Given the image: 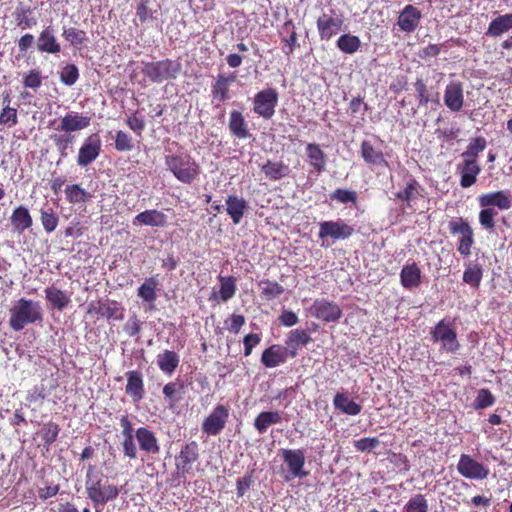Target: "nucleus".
Listing matches in <instances>:
<instances>
[{
    "label": "nucleus",
    "mask_w": 512,
    "mask_h": 512,
    "mask_svg": "<svg viewBox=\"0 0 512 512\" xmlns=\"http://www.w3.org/2000/svg\"><path fill=\"white\" fill-rule=\"evenodd\" d=\"M85 490L88 499L93 503L94 507L104 506L110 501L115 500L120 488L114 484H110L108 478L102 473L95 471V466L89 465L85 478Z\"/></svg>",
    "instance_id": "nucleus-1"
},
{
    "label": "nucleus",
    "mask_w": 512,
    "mask_h": 512,
    "mask_svg": "<svg viewBox=\"0 0 512 512\" xmlns=\"http://www.w3.org/2000/svg\"><path fill=\"white\" fill-rule=\"evenodd\" d=\"M9 313V326L14 331H21L28 324L40 322L43 319L39 302L26 298H20Z\"/></svg>",
    "instance_id": "nucleus-2"
},
{
    "label": "nucleus",
    "mask_w": 512,
    "mask_h": 512,
    "mask_svg": "<svg viewBox=\"0 0 512 512\" xmlns=\"http://www.w3.org/2000/svg\"><path fill=\"white\" fill-rule=\"evenodd\" d=\"M165 165L184 184H192L201 173L200 165L187 153L166 155Z\"/></svg>",
    "instance_id": "nucleus-3"
},
{
    "label": "nucleus",
    "mask_w": 512,
    "mask_h": 512,
    "mask_svg": "<svg viewBox=\"0 0 512 512\" xmlns=\"http://www.w3.org/2000/svg\"><path fill=\"white\" fill-rule=\"evenodd\" d=\"M182 70V65L178 60L163 59L155 62H143L142 73L152 83H162L168 80H174Z\"/></svg>",
    "instance_id": "nucleus-4"
},
{
    "label": "nucleus",
    "mask_w": 512,
    "mask_h": 512,
    "mask_svg": "<svg viewBox=\"0 0 512 512\" xmlns=\"http://www.w3.org/2000/svg\"><path fill=\"white\" fill-rule=\"evenodd\" d=\"M354 233L353 226L346 223L343 219L322 221L319 223L318 237L323 240L322 246L325 245V240L330 238L333 241L346 240Z\"/></svg>",
    "instance_id": "nucleus-5"
},
{
    "label": "nucleus",
    "mask_w": 512,
    "mask_h": 512,
    "mask_svg": "<svg viewBox=\"0 0 512 512\" xmlns=\"http://www.w3.org/2000/svg\"><path fill=\"white\" fill-rule=\"evenodd\" d=\"M344 25V15L334 9L324 12L317 19V29L322 40H329L337 35Z\"/></svg>",
    "instance_id": "nucleus-6"
},
{
    "label": "nucleus",
    "mask_w": 512,
    "mask_h": 512,
    "mask_svg": "<svg viewBox=\"0 0 512 512\" xmlns=\"http://www.w3.org/2000/svg\"><path fill=\"white\" fill-rule=\"evenodd\" d=\"M449 230L452 234L459 235L457 250L460 255L468 257L474 244L473 229L467 221L456 219L449 222Z\"/></svg>",
    "instance_id": "nucleus-7"
},
{
    "label": "nucleus",
    "mask_w": 512,
    "mask_h": 512,
    "mask_svg": "<svg viewBox=\"0 0 512 512\" xmlns=\"http://www.w3.org/2000/svg\"><path fill=\"white\" fill-rule=\"evenodd\" d=\"M229 418V408L225 405H216L211 413L202 422V432L208 436H217L225 428Z\"/></svg>",
    "instance_id": "nucleus-8"
},
{
    "label": "nucleus",
    "mask_w": 512,
    "mask_h": 512,
    "mask_svg": "<svg viewBox=\"0 0 512 512\" xmlns=\"http://www.w3.org/2000/svg\"><path fill=\"white\" fill-rule=\"evenodd\" d=\"M87 313L95 314L107 320L122 321L124 319L122 304L111 299L92 301L88 306Z\"/></svg>",
    "instance_id": "nucleus-9"
},
{
    "label": "nucleus",
    "mask_w": 512,
    "mask_h": 512,
    "mask_svg": "<svg viewBox=\"0 0 512 512\" xmlns=\"http://www.w3.org/2000/svg\"><path fill=\"white\" fill-rule=\"evenodd\" d=\"M278 102V93L275 89L267 88L259 91L253 101L254 112L264 119H271Z\"/></svg>",
    "instance_id": "nucleus-10"
},
{
    "label": "nucleus",
    "mask_w": 512,
    "mask_h": 512,
    "mask_svg": "<svg viewBox=\"0 0 512 512\" xmlns=\"http://www.w3.org/2000/svg\"><path fill=\"white\" fill-rule=\"evenodd\" d=\"M434 342H440L443 350L454 353L460 348L456 332L450 326L441 320L430 332Z\"/></svg>",
    "instance_id": "nucleus-11"
},
{
    "label": "nucleus",
    "mask_w": 512,
    "mask_h": 512,
    "mask_svg": "<svg viewBox=\"0 0 512 512\" xmlns=\"http://www.w3.org/2000/svg\"><path fill=\"white\" fill-rule=\"evenodd\" d=\"M457 471L461 476L473 480H483L489 475L488 467L476 461L468 454H462L460 456Z\"/></svg>",
    "instance_id": "nucleus-12"
},
{
    "label": "nucleus",
    "mask_w": 512,
    "mask_h": 512,
    "mask_svg": "<svg viewBox=\"0 0 512 512\" xmlns=\"http://www.w3.org/2000/svg\"><path fill=\"white\" fill-rule=\"evenodd\" d=\"M101 153V139L97 133L88 136L81 147L79 148L77 155V165L80 167H87L94 162Z\"/></svg>",
    "instance_id": "nucleus-13"
},
{
    "label": "nucleus",
    "mask_w": 512,
    "mask_h": 512,
    "mask_svg": "<svg viewBox=\"0 0 512 512\" xmlns=\"http://www.w3.org/2000/svg\"><path fill=\"white\" fill-rule=\"evenodd\" d=\"M237 79L235 72L229 74L220 73L211 85V96L213 101L224 103L231 98L230 85Z\"/></svg>",
    "instance_id": "nucleus-14"
},
{
    "label": "nucleus",
    "mask_w": 512,
    "mask_h": 512,
    "mask_svg": "<svg viewBox=\"0 0 512 512\" xmlns=\"http://www.w3.org/2000/svg\"><path fill=\"white\" fill-rule=\"evenodd\" d=\"M311 313L316 318L325 322H335L342 316L340 307L336 303L325 299L316 300L311 307Z\"/></svg>",
    "instance_id": "nucleus-15"
},
{
    "label": "nucleus",
    "mask_w": 512,
    "mask_h": 512,
    "mask_svg": "<svg viewBox=\"0 0 512 512\" xmlns=\"http://www.w3.org/2000/svg\"><path fill=\"white\" fill-rule=\"evenodd\" d=\"M45 300L48 307L52 310L64 311L72 302L71 292L61 290L55 285H50L45 288Z\"/></svg>",
    "instance_id": "nucleus-16"
},
{
    "label": "nucleus",
    "mask_w": 512,
    "mask_h": 512,
    "mask_svg": "<svg viewBox=\"0 0 512 512\" xmlns=\"http://www.w3.org/2000/svg\"><path fill=\"white\" fill-rule=\"evenodd\" d=\"M444 104L453 112H459L464 105L463 84L460 81H451L445 88Z\"/></svg>",
    "instance_id": "nucleus-17"
},
{
    "label": "nucleus",
    "mask_w": 512,
    "mask_h": 512,
    "mask_svg": "<svg viewBox=\"0 0 512 512\" xmlns=\"http://www.w3.org/2000/svg\"><path fill=\"white\" fill-rule=\"evenodd\" d=\"M91 124V117L84 116L77 112H70L65 114L60 121L59 126L56 128L57 131L67 132L72 134V132L80 131L86 129Z\"/></svg>",
    "instance_id": "nucleus-18"
},
{
    "label": "nucleus",
    "mask_w": 512,
    "mask_h": 512,
    "mask_svg": "<svg viewBox=\"0 0 512 512\" xmlns=\"http://www.w3.org/2000/svg\"><path fill=\"white\" fill-rule=\"evenodd\" d=\"M199 457L198 445L195 441L186 444L180 454L176 457V468L181 475H185L190 472L191 465L197 461Z\"/></svg>",
    "instance_id": "nucleus-19"
},
{
    "label": "nucleus",
    "mask_w": 512,
    "mask_h": 512,
    "mask_svg": "<svg viewBox=\"0 0 512 512\" xmlns=\"http://www.w3.org/2000/svg\"><path fill=\"white\" fill-rule=\"evenodd\" d=\"M478 200L481 207H497L500 210H508L512 206L510 194L503 190L482 194Z\"/></svg>",
    "instance_id": "nucleus-20"
},
{
    "label": "nucleus",
    "mask_w": 512,
    "mask_h": 512,
    "mask_svg": "<svg viewBox=\"0 0 512 512\" xmlns=\"http://www.w3.org/2000/svg\"><path fill=\"white\" fill-rule=\"evenodd\" d=\"M457 172L461 175L460 186L462 188H469L476 183L481 167L477 161L463 159L457 165Z\"/></svg>",
    "instance_id": "nucleus-21"
},
{
    "label": "nucleus",
    "mask_w": 512,
    "mask_h": 512,
    "mask_svg": "<svg viewBox=\"0 0 512 512\" xmlns=\"http://www.w3.org/2000/svg\"><path fill=\"white\" fill-rule=\"evenodd\" d=\"M12 230L18 234L30 229L33 225V218L30 211L24 205L15 207L10 216Z\"/></svg>",
    "instance_id": "nucleus-22"
},
{
    "label": "nucleus",
    "mask_w": 512,
    "mask_h": 512,
    "mask_svg": "<svg viewBox=\"0 0 512 512\" xmlns=\"http://www.w3.org/2000/svg\"><path fill=\"white\" fill-rule=\"evenodd\" d=\"M423 188L414 179H410L406 186L395 194L397 201L404 202L407 208L414 210V203L420 197H422Z\"/></svg>",
    "instance_id": "nucleus-23"
},
{
    "label": "nucleus",
    "mask_w": 512,
    "mask_h": 512,
    "mask_svg": "<svg viewBox=\"0 0 512 512\" xmlns=\"http://www.w3.org/2000/svg\"><path fill=\"white\" fill-rule=\"evenodd\" d=\"M220 289L212 292L210 300L217 302H227L235 296L237 291L236 278L233 276H219Z\"/></svg>",
    "instance_id": "nucleus-24"
},
{
    "label": "nucleus",
    "mask_w": 512,
    "mask_h": 512,
    "mask_svg": "<svg viewBox=\"0 0 512 512\" xmlns=\"http://www.w3.org/2000/svg\"><path fill=\"white\" fill-rule=\"evenodd\" d=\"M127 384L125 392L129 395L134 402H139L143 399L145 390L142 375L139 371H128L126 373Z\"/></svg>",
    "instance_id": "nucleus-25"
},
{
    "label": "nucleus",
    "mask_w": 512,
    "mask_h": 512,
    "mask_svg": "<svg viewBox=\"0 0 512 512\" xmlns=\"http://www.w3.org/2000/svg\"><path fill=\"white\" fill-rule=\"evenodd\" d=\"M421 17L422 14L416 7L407 5L399 15L398 25L404 32H413L417 28Z\"/></svg>",
    "instance_id": "nucleus-26"
},
{
    "label": "nucleus",
    "mask_w": 512,
    "mask_h": 512,
    "mask_svg": "<svg viewBox=\"0 0 512 512\" xmlns=\"http://www.w3.org/2000/svg\"><path fill=\"white\" fill-rule=\"evenodd\" d=\"M135 437L142 451L151 454L159 453L158 439L151 430L146 427H139L135 432Z\"/></svg>",
    "instance_id": "nucleus-27"
},
{
    "label": "nucleus",
    "mask_w": 512,
    "mask_h": 512,
    "mask_svg": "<svg viewBox=\"0 0 512 512\" xmlns=\"http://www.w3.org/2000/svg\"><path fill=\"white\" fill-rule=\"evenodd\" d=\"M133 223L163 228L167 225V215L162 211L149 209L137 214L133 220Z\"/></svg>",
    "instance_id": "nucleus-28"
},
{
    "label": "nucleus",
    "mask_w": 512,
    "mask_h": 512,
    "mask_svg": "<svg viewBox=\"0 0 512 512\" xmlns=\"http://www.w3.org/2000/svg\"><path fill=\"white\" fill-rule=\"evenodd\" d=\"M228 128L231 135L238 139H247L251 136L247 122L238 110L230 112Z\"/></svg>",
    "instance_id": "nucleus-29"
},
{
    "label": "nucleus",
    "mask_w": 512,
    "mask_h": 512,
    "mask_svg": "<svg viewBox=\"0 0 512 512\" xmlns=\"http://www.w3.org/2000/svg\"><path fill=\"white\" fill-rule=\"evenodd\" d=\"M37 49L40 52L48 54H58L61 51V46L57 42L50 26L40 32L37 39Z\"/></svg>",
    "instance_id": "nucleus-30"
},
{
    "label": "nucleus",
    "mask_w": 512,
    "mask_h": 512,
    "mask_svg": "<svg viewBox=\"0 0 512 512\" xmlns=\"http://www.w3.org/2000/svg\"><path fill=\"white\" fill-rule=\"evenodd\" d=\"M248 210V203L236 195H229L226 199V212L232 222L237 225L241 222L245 212Z\"/></svg>",
    "instance_id": "nucleus-31"
},
{
    "label": "nucleus",
    "mask_w": 512,
    "mask_h": 512,
    "mask_svg": "<svg viewBox=\"0 0 512 512\" xmlns=\"http://www.w3.org/2000/svg\"><path fill=\"white\" fill-rule=\"evenodd\" d=\"M361 157L370 166H388L381 150L376 149L370 141L364 140L360 148Z\"/></svg>",
    "instance_id": "nucleus-32"
},
{
    "label": "nucleus",
    "mask_w": 512,
    "mask_h": 512,
    "mask_svg": "<svg viewBox=\"0 0 512 512\" xmlns=\"http://www.w3.org/2000/svg\"><path fill=\"white\" fill-rule=\"evenodd\" d=\"M287 350L279 345H272L262 353V364L267 368H273L286 361Z\"/></svg>",
    "instance_id": "nucleus-33"
},
{
    "label": "nucleus",
    "mask_w": 512,
    "mask_h": 512,
    "mask_svg": "<svg viewBox=\"0 0 512 512\" xmlns=\"http://www.w3.org/2000/svg\"><path fill=\"white\" fill-rule=\"evenodd\" d=\"M512 29V14L499 15L494 18L486 31V35L492 38H499Z\"/></svg>",
    "instance_id": "nucleus-34"
},
{
    "label": "nucleus",
    "mask_w": 512,
    "mask_h": 512,
    "mask_svg": "<svg viewBox=\"0 0 512 512\" xmlns=\"http://www.w3.org/2000/svg\"><path fill=\"white\" fill-rule=\"evenodd\" d=\"M483 266L477 261H469L465 263V270L463 273V282L472 288H479L483 278Z\"/></svg>",
    "instance_id": "nucleus-35"
},
{
    "label": "nucleus",
    "mask_w": 512,
    "mask_h": 512,
    "mask_svg": "<svg viewBox=\"0 0 512 512\" xmlns=\"http://www.w3.org/2000/svg\"><path fill=\"white\" fill-rule=\"evenodd\" d=\"M333 405L336 410L350 416H356L361 412V405L349 399L344 393H336L333 398Z\"/></svg>",
    "instance_id": "nucleus-36"
},
{
    "label": "nucleus",
    "mask_w": 512,
    "mask_h": 512,
    "mask_svg": "<svg viewBox=\"0 0 512 512\" xmlns=\"http://www.w3.org/2000/svg\"><path fill=\"white\" fill-rule=\"evenodd\" d=\"M400 279L404 288H416L421 283V271L415 263L405 265L401 270Z\"/></svg>",
    "instance_id": "nucleus-37"
},
{
    "label": "nucleus",
    "mask_w": 512,
    "mask_h": 512,
    "mask_svg": "<svg viewBox=\"0 0 512 512\" xmlns=\"http://www.w3.org/2000/svg\"><path fill=\"white\" fill-rule=\"evenodd\" d=\"M3 109L0 113V124L8 127H13L18 123L17 109L10 106L11 96L10 93L5 91L2 94Z\"/></svg>",
    "instance_id": "nucleus-38"
},
{
    "label": "nucleus",
    "mask_w": 512,
    "mask_h": 512,
    "mask_svg": "<svg viewBox=\"0 0 512 512\" xmlns=\"http://www.w3.org/2000/svg\"><path fill=\"white\" fill-rule=\"evenodd\" d=\"M179 362V356L174 351L164 350L157 355V365L159 369L168 375H171L176 370Z\"/></svg>",
    "instance_id": "nucleus-39"
},
{
    "label": "nucleus",
    "mask_w": 512,
    "mask_h": 512,
    "mask_svg": "<svg viewBox=\"0 0 512 512\" xmlns=\"http://www.w3.org/2000/svg\"><path fill=\"white\" fill-rule=\"evenodd\" d=\"M184 384L175 381L169 382L163 387V395L170 409H174L176 404L183 398Z\"/></svg>",
    "instance_id": "nucleus-40"
},
{
    "label": "nucleus",
    "mask_w": 512,
    "mask_h": 512,
    "mask_svg": "<svg viewBox=\"0 0 512 512\" xmlns=\"http://www.w3.org/2000/svg\"><path fill=\"white\" fill-rule=\"evenodd\" d=\"M33 10L29 6L18 5L14 12L16 25L22 29H29L37 24V19L32 15Z\"/></svg>",
    "instance_id": "nucleus-41"
},
{
    "label": "nucleus",
    "mask_w": 512,
    "mask_h": 512,
    "mask_svg": "<svg viewBox=\"0 0 512 512\" xmlns=\"http://www.w3.org/2000/svg\"><path fill=\"white\" fill-rule=\"evenodd\" d=\"M64 192L66 201L72 205L85 204L92 197V195L79 184L67 185Z\"/></svg>",
    "instance_id": "nucleus-42"
},
{
    "label": "nucleus",
    "mask_w": 512,
    "mask_h": 512,
    "mask_svg": "<svg viewBox=\"0 0 512 512\" xmlns=\"http://www.w3.org/2000/svg\"><path fill=\"white\" fill-rule=\"evenodd\" d=\"M59 215L51 206H44L40 209V222L44 231L53 233L59 225Z\"/></svg>",
    "instance_id": "nucleus-43"
},
{
    "label": "nucleus",
    "mask_w": 512,
    "mask_h": 512,
    "mask_svg": "<svg viewBox=\"0 0 512 512\" xmlns=\"http://www.w3.org/2000/svg\"><path fill=\"white\" fill-rule=\"evenodd\" d=\"M159 281L155 276L146 278L144 283L138 288L137 295L143 301L152 303L157 299V287Z\"/></svg>",
    "instance_id": "nucleus-44"
},
{
    "label": "nucleus",
    "mask_w": 512,
    "mask_h": 512,
    "mask_svg": "<svg viewBox=\"0 0 512 512\" xmlns=\"http://www.w3.org/2000/svg\"><path fill=\"white\" fill-rule=\"evenodd\" d=\"M305 456L301 450H290V476L303 478L309 472L304 469Z\"/></svg>",
    "instance_id": "nucleus-45"
},
{
    "label": "nucleus",
    "mask_w": 512,
    "mask_h": 512,
    "mask_svg": "<svg viewBox=\"0 0 512 512\" xmlns=\"http://www.w3.org/2000/svg\"><path fill=\"white\" fill-rule=\"evenodd\" d=\"M306 154L310 164L318 171L322 172L325 169V156L320 147L316 144H308L306 147Z\"/></svg>",
    "instance_id": "nucleus-46"
},
{
    "label": "nucleus",
    "mask_w": 512,
    "mask_h": 512,
    "mask_svg": "<svg viewBox=\"0 0 512 512\" xmlns=\"http://www.w3.org/2000/svg\"><path fill=\"white\" fill-rule=\"evenodd\" d=\"M278 412H261L255 419L254 426L259 433H264L273 424L280 422Z\"/></svg>",
    "instance_id": "nucleus-47"
},
{
    "label": "nucleus",
    "mask_w": 512,
    "mask_h": 512,
    "mask_svg": "<svg viewBox=\"0 0 512 512\" xmlns=\"http://www.w3.org/2000/svg\"><path fill=\"white\" fill-rule=\"evenodd\" d=\"M361 46V41L358 36L351 34H344L337 40V47L340 51L346 54L356 53Z\"/></svg>",
    "instance_id": "nucleus-48"
},
{
    "label": "nucleus",
    "mask_w": 512,
    "mask_h": 512,
    "mask_svg": "<svg viewBox=\"0 0 512 512\" xmlns=\"http://www.w3.org/2000/svg\"><path fill=\"white\" fill-rule=\"evenodd\" d=\"M486 146H487V142L484 137L479 136V137L473 138L469 142L467 149L461 154V156L463 159L477 161L479 153L484 151Z\"/></svg>",
    "instance_id": "nucleus-49"
},
{
    "label": "nucleus",
    "mask_w": 512,
    "mask_h": 512,
    "mask_svg": "<svg viewBox=\"0 0 512 512\" xmlns=\"http://www.w3.org/2000/svg\"><path fill=\"white\" fill-rule=\"evenodd\" d=\"M50 138L56 146L60 156L63 158L67 157V150L70 147V145H72V143L74 142L75 136L67 132H63L62 134H52Z\"/></svg>",
    "instance_id": "nucleus-50"
},
{
    "label": "nucleus",
    "mask_w": 512,
    "mask_h": 512,
    "mask_svg": "<svg viewBox=\"0 0 512 512\" xmlns=\"http://www.w3.org/2000/svg\"><path fill=\"white\" fill-rule=\"evenodd\" d=\"M62 36L72 46L79 47L88 41V37L84 30L75 27L64 28Z\"/></svg>",
    "instance_id": "nucleus-51"
},
{
    "label": "nucleus",
    "mask_w": 512,
    "mask_h": 512,
    "mask_svg": "<svg viewBox=\"0 0 512 512\" xmlns=\"http://www.w3.org/2000/svg\"><path fill=\"white\" fill-rule=\"evenodd\" d=\"M59 431L60 427L57 423L50 421L44 424L40 433L43 443L47 448H49L57 440Z\"/></svg>",
    "instance_id": "nucleus-52"
},
{
    "label": "nucleus",
    "mask_w": 512,
    "mask_h": 512,
    "mask_svg": "<svg viewBox=\"0 0 512 512\" xmlns=\"http://www.w3.org/2000/svg\"><path fill=\"white\" fill-rule=\"evenodd\" d=\"M262 294L267 299H273L280 296L284 292V288L275 281L263 280L259 283Z\"/></svg>",
    "instance_id": "nucleus-53"
},
{
    "label": "nucleus",
    "mask_w": 512,
    "mask_h": 512,
    "mask_svg": "<svg viewBox=\"0 0 512 512\" xmlns=\"http://www.w3.org/2000/svg\"><path fill=\"white\" fill-rule=\"evenodd\" d=\"M495 403V397L488 389H480L473 402V407L476 410L491 407Z\"/></svg>",
    "instance_id": "nucleus-54"
},
{
    "label": "nucleus",
    "mask_w": 512,
    "mask_h": 512,
    "mask_svg": "<svg viewBox=\"0 0 512 512\" xmlns=\"http://www.w3.org/2000/svg\"><path fill=\"white\" fill-rule=\"evenodd\" d=\"M150 0H140L136 7V16L144 24L156 19L154 11L150 8Z\"/></svg>",
    "instance_id": "nucleus-55"
},
{
    "label": "nucleus",
    "mask_w": 512,
    "mask_h": 512,
    "mask_svg": "<svg viewBox=\"0 0 512 512\" xmlns=\"http://www.w3.org/2000/svg\"><path fill=\"white\" fill-rule=\"evenodd\" d=\"M482 208L483 209L479 213V223L484 229L492 231L495 227L494 217L497 216L498 213L493 208Z\"/></svg>",
    "instance_id": "nucleus-56"
},
{
    "label": "nucleus",
    "mask_w": 512,
    "mask_h": 512,
    "mask_svg": "<svg viewBox=\"0 0 512 512\" xmlns=\"http://www.w3.org/2000/svg\"><path fill=\"white\" fill-rule=\"evenodd\" d=\"M79 78V70L75 64H67L63 67L62 72L60 74L61 81L67 85H74Z\"/></svg>",
    "instance_id": "nucleus-57"
},
{
    "label": "nucleus",
    "mask_w": 512,
    "mask_h": 512,
    "mask_svg": "<svg viewBox=\"0 0 512 512\" xmlns=\"http://www.w3.org/2000/svg\"><path fill=\"white\" fill-rule=\"evenodd\" d=\"M126 125L135 132L137 135L141 136L146 127V122L143 116L139 115L137 111L131 113L127 120Z\"/></svg>",
    "instance_id": "nucleus-58"
},
{
    "label": "nucleus",
    "mask_w": 512,
    "mask_h": 512,
    "mask_svg": "<svg viewBox=\"0 0 512 512\" xmlns=\"http://www.w3.org/2000/svg\"><path fill=\"white\" fill-rule=\"evenodd\" d=\"M115 149L119 152L132 150L133 141L131 136L122 130L117 131L115 135Z\"/></svg>",
    "instance_id": "nucleus-59"
},
{
    "label": "nucleus",
    "mask_w": 512,
    "mask_h": 512,
    "mask_svg": "<svg viewBox=\"0 0 512 512\" xmlns=\"http://www.w3.org/2000/svg\"><path fill=\"white\" fill-rule=\"evenodd\" d=\"M405 512H427L428 504L423 495L412 497L404 507Z\"/></svg>",
    "instance_id": "nucleus-60"
},
{
    "label": "nucleus",
    "mask_w": 512,
    "mask_h": 512,
    "mask_svg": "<svg viewBox=\"0 0 512 512\" xmlns=\"http://www.w3.org/2000/svg\"><path fill=\"white\" fill-rule=\"evenodd\" d=\"M355 449L359 452H371L380 445L377 437H365L353 442Z\"/></svg>",
    "instance_id": "nucleus-61"
},
{
    "label": "nucleus",
    "mask_w": 512,
    "mask_h": 512,
    "mask_svg": "<svg viewBox=\"0 0 512 512\" xmlns=\"http://www.w3.org/2000/svg\"><path fill=\"white\" fill-rule=\"evenodd\" d=\"M25 88L37 90L42 85L41 72L37 69L30 70L23 78Z\"/></svg>",
    "instance_id": "nucleus-62"
},
{
    "label": "nucleus",
    "mask_w": 512,
    "mask_h": 512,
    "mask_svg": "<svg viewBox=\"0 0 512 512\" xmlns=\"http://www.w3.org/2000/svg\"><path fill=\"white\" fill-rule=\"evenodd\" d=\"M311 340L305 330L296 329L290 332V348L305 346Z\"/></svg>",
    "instance_id": "nucleus-63"
},
{
    "label": "nucleus",
    "mask_w": 512,
    "mask_h": 512,
    "mask_svg": "<svg viewBox=\"0 0 512 512\" xmlns=\"http://www.w3.org/2000/svg\"><path fill=\"white\" fill-rule=\"evenodd\" d=\"M135 435L123 436L122 451L125 457L129 459L137 458V447L134 442Z\"/></svg>",
    "instance_id": "nucleus-64"
}]
</instances>
